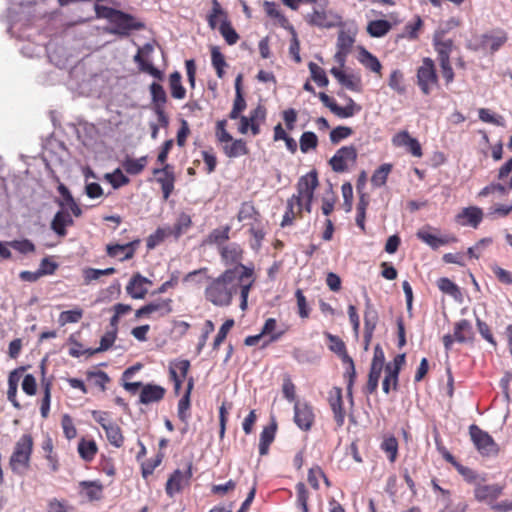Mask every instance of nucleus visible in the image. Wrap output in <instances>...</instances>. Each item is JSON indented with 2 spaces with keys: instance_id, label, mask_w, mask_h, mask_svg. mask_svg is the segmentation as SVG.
Listing matches in <instances>:
<instances>
[{
  "instance_id": "nucleus-18",
  "label": "nucleus",
  "mask_w": 512,
  "mask_h": 512,
  "mask_svg": "<svg viewBox=\"0 0 512 512\" xmlns=\"http://www.w3.org/2000/svg\"><path fill=\"white\" fill-rule=\"evenodd\" d=\"M152 282L140 274L134 275L129 281L126 291L134 299H143L148 292V285Z\"/></svg>"
},
{
  "instance_id": "nucleus-63",
  "label": "nucleus",
  "mask_w": 512,
  "mask_h": 512,
  "mask_svg": "<svg viewBox=\"0 0 512 512\" xmlns=\"http://www.w3.org/2000/svg\"><path fill=\"white\" fill-rule=\"evenodd\" d=\"M83 312L80 309L63 311L59 316L61 326L67 323H76L82 318Z\"/></svg>"
},
{
  "instance_id": "nucleus-14",
  "label": "nucleus",
  "mask_w": 512,
  "mask_h": 512,
  "mask_svg": "<svg viewBox=\"0 0 512 512\" xmlns=\"http://www.w3.org/2000/svg\"><path fill=\"white\" fill-rule=\"evenodd\" d=\"M330 72L337 79V81L348 90L354 92L362 91V82L359 75L353 73H345L336 67H333Z\"/></svg>"
},
{
  "instance_id": "nucleus-53",
  "label": "nucleus",
  "mask_w": 512,
  "mask_h": 512,
  "mask_svg": "<svg viewBox=\"0 0 512 512\" xmlns=\"http://www.w3.org/2000/svg\"><path fill=\"white\" fill-rule=\"evenodd\" d=\"M150 92L156 108L163 107L167 100L164 88L160 84L153 82L150 86Z\"/></svg>"
},
{
  "instance_id": "nucleus-29",
  "label": "nucleus",
  "mask_w": 512,
  "mask_h": 512,
  "mask_svg": "<svg viewBox=\"0 0 512 512\" xmlns=\"http://www.w3.org/2000/svg\"><path fill=\"white\" fill-rule=\"evenodd\" d=\"M359 62L374 73L380 74L382 65L380 61L368 50L361 48L358 56Z\"/></svg>"
},
{
  "instance_id": "nucleus-56",
  "label": "nucleus",
  "mask_w": 512,
  "mask_h": 512,
  "mask_svg": "<svg viewBox=\"0 0 512 512\" xmlns=\"http://www.w3.org/2000/svg\"><path fill=\"white\" fill-rule=\"evenodd\" d=\"M276 326H277L276 320L274 318H269L266 320V322L262 328V331H261L262 335L270 336L269 342H274V341L278 340L283 334V331L276 332Z\"/></svg>"
},
{
  "instance_id": "nucleus-43",
  "label": "nucleus",
  "mask_w": 512,
  "mask_h": 512,
  "mask_svg": "<svg viewBox=\"0 0 512 512\" xmlns=\"http://www.w3.org/2000/svg\"><path fill=\"white\" fill-rule=\"evenodd\" d=\"M388 85L392 90H394L400 95L406 92L403 73L398 69H395L391 72L388 80Z\"/></svg>"
},
{
  "instance_id": "nucleus-24",
  "label": "nucleus",
  "mask_w": 512,
  "mask_h": 512,
  "mask_svg": "<svg viewBox=\"0 0 512 512\" xmlns=\"http://www.w3.org/2000/svg\"><path fill=\"white\" fill-rule=\"evenodd\" d=\"M73 224V219L68 212L58 211L52 222L51 229L60 237L67 234L66 227Z\"/></svg>"
},
{
  "instance_id": "nucleus-8",
  "label": "nucleus",
  "mask_w": 512,
  "mask_h": 512,
  "mask_svg": "<svg viewBox=\"0 0 512 512\" xmlns=\"http://www.w3.org/2000/svg\"><path fill=\"white\" fill-rule=\"evenodd\" d=\"M192 477V467L188 465L185 471L175 470L166 483V493L173 497L189 484Z\"/></svg>"
},
{
  "instance_id": "nucleus-15",
  "label": "nucleus",
  "mask_w": 512,
  "mask_h": 512,
  "mask_svg": "<svg viewBox=\"0 0 512 512\" xmlns=\"http://www.w3.org/2000/svg\"><path fill=\"white\" fill-rule=\"evenodd\" d=\"M153 174L157 175V182L161 184L163 198L167 200L174 189V175L170 171V166L165 164L162 168H155Z\"/></svg>"
},
{
  "instance_id": "nucleus-21",
  "label": "nucleus",
  "mask_w": 512,
  "mask_h": 512,
  "mask_svg": "<svg viewBox=\"0 0 512 512\" xmlns=\"http://www.w3.org/2000/svg\"><path fill=\"white\" fill-rule=\"evenodd\" d=\"M329 404L334 414V419L338 426H342L345 420V411L343 409L342 393L340 388H333L329 395Z\"/></svg>"
},
{
  "instance_id": "nucleus-17",
  "label": "nucleus",
  "mask_w": 512,
  "mask_h": 512,
  "mask_svg": "<svg viewBox=\"0 0 512 512\" xmlns=\"http://www.w3.org/2000/svg\"><path fill=\"white\" fill-rule=\"evenodd\" d=\"M220 255L225 265L241 266L243 259V249L237 243H229L220 247Z\"/></svg>"
},
{
  "instance_id": "nucleus-16",
  "label": "nucleus",
  "mask_w": 512,
  "mask_h": 512,
  "mask_svg": "<svg viewBox=\"0 0 512 512\" xmlns=\"http://www.w3.org/2000/svg\"><path fill=\"white\" fill-rule=\"evenodd\" d=\"M328 339L330 341V349L333 352L341 355L342 360L348 364L347 373L350 376V383L348 385V388H350V386L352 384V378H354L355 374H356L354 362H353L352 358L346 354L345 344L341 339H339L337 336H334L331 334H328Z\"/></svg>"
},
{
  "instance_id": "nucleus-42",
  "label": "nucleus",
  "mask_w": 512,
  "mask_h": 512,
  "mask_svg": "<svg viewBox=\"0 0 512 512\" xmlns=\"http://www.w3.org/2000/svg\"><path fill=\"white\" fill-rule=\"evenodd\" d=\"M147 164V157L142 156L138 159L127 158L123 162L124 170L131 175L139 174Z\"/></svg>"
},
{
  "instance_id": "nucleus-61",
  "label": "nucleus",
  "mask_w": 512,
  "mask_h": 512,
  "mask_svg": "<svg viewBox=\"0 0 512 512\" xmlns=\"http://www.w3.org/2000/svg\"><path fill=\"white\" fill-rule=\"evenodd\" d=\"M105 178L115 189L126 185L129 182L128 177H126L119 168L116 169L113 173H107Z\"/></svg>"
},
{
  "instance_id": "nucleus-25",
  "label": "nucleus",
  "mask_w": 512,
  "mask_h": 512,
  "mask_svg": "<svg viewBox=\"0 0 512 512\" xmlns=\"http://www.w3.org/2000/svg\"><path fill=\"white\" fill-rule=\"evenodd\" d=\"M80 493L88 500H98L102 495V485L97 481H82L79 484Z\"/></svg>"
},
{
  "instance_id": "nucleus-10",
  "label": "nucleus",
  "mask_w": 512,
  "mask_h": 512,
  "mask_svg": "<svg viewBox=\"0 0 512 512\" xmlns=\"http://www.w3.org/2000/svg\"><path fill=\"white\" fill-rule=\"evenodd\" d=\"M170 299H160L138 309L135 313L136 318L144 316L157 315L159 317L165 316L172 311Z\"/></svg>"
},
{
  "instance_id": "nucleus-4",
  "label": "nucleus",
  "mask_w": 512,
  "mask_h": 512,
  "mask_svg": "<svg viewBox=\"0 0 512 512\" xmlns=\"http://www.w3.org/2000/svg\"><path fill=\"white\" fill-rule=\"evenodd\" d=\"M32 450L33 439L31 435H22L15 443L9 459V466L13 473L22 476L28 471Z\"/></svg>"
},
{
  "instance_id": "nucleus-12",
  "label": "nucleus",
  "mask_w": 512,
  "mask_h": 512,
  "mask_svg": "<svg viewBox=\"0 0 512 512\" xmlns=\"http://www.w3.org/2000/svg\"><path fill=\"white\" fill-rule=\"evenodd\" d=\"M416 235L418 239H420L432 249H438L441 246L456 241V239L452 236H438L432 233V228L429 226L418 230Z\"/></svg>"
},
{
  "instance_id": "nucleus-26",
  "label": "nucleus",
  "mask_w": 512,
  "mask_h": 512,
  "mask_svg": "<svg viewBox=\"0 0 512 512\" xmlns=\"http://www.w3.org/2000/svg\"><path fill=\"white\" fill-rule=\"evenodd\" d=\"M306 21L314 26L321 28H329L334 25L329 19V14L323 9H314L312 13L306 16Z\"/></svg>"
},
{
  "instance_id": "nucleus-52",
  "label": "nucleus",
  "mask_w": 512,
  "mask_h": 512,
  "mask_svg": "<svg viewBox=\"0 0 512 512\" xmlns=\"http://www.w3.org/2000/svg\"><path fill=\"white\" fill-rule=\"evenodd\" d=\"M308 68L311 73L312 79L318 84V86L325 87L328 85L329 81L326 76V73L320 66H318L314 62H310L308 64Z\"/></svg>"
},
{
  "instance_id": "nucleus-62",
  "label": "nucleus",
  "mask_w": 512,
  "mask_h": 512,
  "mask_svg": "<svg viewBox=\"0 0 512 512\" xmlns=\"http://www.w3.org/2000/svg\"><path fill=\"white\" fill-rule=\"evenodd\" d=\"M48 512H76V509L65 500L52 499L48 504Z\"/></svg>"
},
{
  "instance_id": "nucleus-9",
  "label": "nucleus",
  "mask_w": 512,
  "mask_h": 512,
  "mask_svg": "<svg viewBox=\"0 0 512 512\" xmlns=\"http://www.w3.org/2000/svg\"><path fill=\"white\" fill-rule=\"evenodd\" d=\"M314 421L312 407L306 402L296 401L294 404V422L304 431L311 428Z\"/></svg>"
},
{
  "instance_id": "nucleus-32",
  "label": "nucleus",
  "mask_w": 512,
  "mask_h": 512,
  "mask_svg": "<svg viewBox=\"0 0 512 512\" xmlns=\"http://www.w3.org/2000/svg\"><path fill=\"white\" fill-rule=\"evenodd\" d=\"M435 49L438 52L439 61L450 60V53L452 50L453 42L451 39H442V36L436 34L434 37Z\"/></svg>"
},
{
  "instance_id": "nucleus-50",
  "label": "nucleus",
  "mask_w": 512,
  "mask_h": 512,
  "mask_svg": "<svg viewBox=\"0 0 512 512\" xmlns=\"http://www.w3.org/2000/svg\"><path fill=\"white\" fill-rule=\"evenodd\" d=\"M18 381H19V377L17 375V371L15 370L10 373L9 378H8L7 397H8V400L16 408L20 407L19 403L16 400Z\"/></svg>"
},
{
  "instance_id": "nucleus-58",
  "label": "nucleus",
  "mask_w": 512,
  "mask_h": 512,
  "mask_svg": "<svg viewBox=\"0 0 512 512\" xmlns=\"http://www.w3.org/2000/svg\"><path fill=\"white\" fill-rule=\"evenodd\" d=\"M114 273L115 269L112 267L106 269L88 268L84 271V279L87 283H89L91 281L98 280L101 276L112 275Z\"/></svg>"
},
{
  "instance_id": "nucleus-44",
  "label": "nucleus",
  "mask_w": 512,
  "mask_h": 512,
  "mask_svg": "<svg viewBox=\"0 0 512 512\" xmlns=\"http://www.w3.org/2000/svg\"><path fill=\"white\" fill-rule=\"evenodd\" d=\"M383 368V366L371 365L366 385V392L368 394H372L377 390Z\"/></svg>"
},
{
  "instance_id": "nucleus-47",
  "label": "nucleus",
  "mask_w": 512,
  "mask_h": 512,
  "mask_svg": "<svg viewBox=\"0 0 512 512\" xmlns=\"http://www.w3.org/2000/svg\"><path fill=\"white\" fill-rule=\"evenodd\" d=\"M381 449L387 454L390 462H394L398 453V442L393 436L385 437L381 443Z\"/></svg>"
},
{
  "instance_id": "nucleus-39",
  "label": "nucleus",
  "mask_w": 512,
  "mask_h": 512,
  "mask_svg": "<svg viewBox=\"0 0 512 512\" xmlns=\"http://www.w3.org/2000/svg\"><path fill=\"white\" fill-rule=\"evenodd\" d=\"M391 29V24L386 20H374L369 22L367 32L372 37H383Z\"/></svg>"
},
{
  "instance_id": "nucleus-49",
  "label": "nucleus",
  "mask_w": 512,
  "mask_h": 512,
  "mask_svg": "<svg viewBox=\"0 0 512 512\" xmlns=\"http://www.w3.org/2000/svg\"><path fill=\"white\" fill-rule=\"evenodd\" d=\"M479 119L485 123H490L496 126H505V119L501 115L491 113L489 109L480 108L478 110Z\"/></svg>"
},
{
  "instance_id": "nucleus-3",
  "label": "nucleus",
  "mask_w": 512,
  "mask_h": 512,
  "mask_svg": "<svg viewBox=\"0 0 512 512\" xmlns=\"http://www.w3.org/2000/svg\"><path fill=\"white\" fill-rule=\"evenodd\" d=\"M97 17L106 18L110 22L107 29L111 34L126 36L131 30H137L142 24L137 22L132 16L105 6L95 5Z\"/></svg>"
},
{
  "instance_id": "nucleus-64",
  "label": "nucleus",
  "mask_w": 512,
  "mask_h": 512,
  "mask_svg": "<svg viewBox=\"0 0 512 512\" xmlns=\"http://www.w3.org/2000/svg\"><path fill=\"white\" fill-rule=\"evenodd\" d=\"M296 493H297V504L301 508L302 512H308V490L306 489L304 483L299 482L296 485Z\"/></svg>"
},
{
  "instance_id": "nucleus-31",
  "label": "nucleus",
  "mask_w": 512,
  "mask_h": 512,
  "mask_svg": "<svg viewBox=\"0 0 512 512\" xmlns=\"http://www.w3.org/2000/svg\"><path fill=\"white\" fill-rule=\"evenodd\" d=\"M107 253L111 257H116L119 260L124 261L133 257L134 249L132 247V244L109 245L107 247Z\"/></svg>"
},
{
  "instance_id": "nucleus-35",
  "label": "nucleus",
  "mask_w": 512,
  "mask_h": 512,
  "mask_svg": "<svg viewBox=\"0 0 512 512\" xmlns=\"http://www.w3.org/2000/svg\"><path fill=\"white\" fill-rule=\"evenodd\" d=\"M104 431L106 433L107 440L111 445L117 448L123 445L124 437L120 427L116 423L113 422L112 424H107L104 426Z\"/></svg>"
},
{
  "instance_id": "nucleus-19",
  "label": "nucleus",
  "mask_w": 512,
  "mask_h": 512,
  "mask_svg": "<svg viewBox=\"0 0 512 512\" xmlns=\"http://www.w3.org/2000/svg\"><path fill=\"white\" fill-rule=\"evenodd\" d=\"M165 392L166 390L160 385L145 384L142 386L139 401L145 405L159 402L164 398Z\"/></svg>"
},
{
  "instance_id": "nucleus-5",
  "label": "nucleus",
  "mask_w": 512,
  "mask_h": 512,
  "mask_svg": "<svg viewBox=\"0 0 512 512\" xmlns=\"http://www.w3.org/2000/svg\"><path fill=\"white\" fill-rule=\"evenodd\" d=\"M417 84L425 95L430 94L438 84V76L432 59L424 58L417 69Z\"/></svg>"
},
{
  "instance_id": "nucleus-23",
  "label": "nucleus",
  "mask_w": 512,
  "mask_h": 512,
  "mask_svg": "<svg viewBox=\"0 0 512 512\" xmlns=\"http://www.w3.org/2000/svg\"><path fill=\"white\" fill-rule=\"evenodd\" d=\"M483 218V212L478 207H468L457 215V222L463 226L470 225L476 228Z\"/></svg>"
},
{
  "instance_id": "nucleus-28",
  "label": "nucleus",
  "mask_w": 512,
  "mask_h": 512,
  "mask_svg": "<svg viewBox=\"0 0 512 512\" xmlns=\"http://www.w3.org/2000/svg\"><path fill=\"white\" fill-rule=\"evenodd\" d=\"M276 432V424L272 423L269 426L264 427L260 434L259 440V453L260 455H266L269 450L270 444L274 441Z\"/></svg>"
},
{
  "instance_id": "nucleus-54",
  "label": "nucleus",
  "mask_w": 512,
  "mask_h": 512,
  "mask_svg": "<svg viewBox=\"0 0 512 512\" xmlns=\"http://www.w3.org/2000/svg\"><path fill=\"white\" fill-rule=\"evenodd\" d=\"M300 150L303 153L315 149L318 144V138L314 132H304L300 137Z\"/></svg>"
},
{
  "instance_id": "nucleus-13",
  "label": "nucleus",
  "mask_w": 512,
  "mask_h": 512,
  "mask_svg": "<svg viewBox=\"0 0 512 512\" xmlns=\"http://www.w3.org/2000/svg\"><path fill=\"white\" fill-rule=\"evenodd\" d=\"M503 487L498 484L481 485L474 488V497L479 502H486L490 506L501 495Z\"/></svg>"
},
{
  "instance_id": "nucleus-34",
  "label": "nucleus",
  "mask_w": 512,
  "mask_h": 512,
  "mask_svg": "<svg viewBox=\"0 0 512 512\" xmlns=\"http://www.w3.org/2000/svg\"><path fill=\"white\" fill-rule=\"evenodd\" d=\"M472 326L469 321L463 319L454 326L453 336L457 342L464 343L471 338Z\"/></svg>"
},
{
  "instance_id": "nucleus-40",
  "label": "nucleus",
  "mask_w": 512,
  "mask_h": 512,
  "mask_svg": "<svg viewBox=\"0 0 512 512\" xmlns=\"http://www.w3.org/2000/svg\"><path fill=\"white\" fill-rule=\"evenodd\" d=\"M437 286L443 293L453 297L455 300H459L461 298L460 289L450 279L446 277L439 278Z\"/></svg>"
},
{
  "instance_id": "nucleus-38",
  "label": "nucleus",
  "mask_w": 512,
  "mask_h": 512,
  "mask_svg": "<svg viewBox=\"0 0 512 512\" xmlns=\"http://www.w3.org/2000/svg\"><path fill=\"white\" fill-rule=\"evenodd\" d=\"M220 34L223 36L227 44L234 45L239 39V35L232 27L228 17L223 18V23L218 27Z\"/></svg>"
},
{
  "instance_id": "nucleus-41",
  "label": "nucleus",
  "mask_w": 512,
  "mask_h": 512,
  "mask_svg": "<svg viewBox=\"0 0 512 512\" xmlns=\"http://www.w3.org/2000/svg\"><path fill=\"white\" fill-rule=\"evenodd\" d=\"M171 95L175 99H183L186 95V90L181 84V74L178 71L173 72L169 78Z\"/></svg>"
},
{
  "instance_id": "nucleus-46",
  "label": "nucleus",
  "mask_w": 512,
  "mask_h": 512,
  "mask_svg": "<svg viewBox=\"0 0 512 512\" xmlns=\"http://www.w3.org/2000/svg\"><path fill=\"white\" fill-rule=\"evenodd\" d=\"M211 62L216 70V74L219 78L224 76V68L226 67V61L219 48L214 46L211 49Z\"/></svg>"
},
{
  "instance_id": "nucleus-45",
  "label": "nucleus",
  "mask_w": 512,
  "mask_h": 512,
  "mask_svg": "<svg viewBox=\"0 0 512 512\" xmlns=\"http://www.w3.org/2000/svg\"><path fill=\"white\" fill-rule=\"evenodd\" d=\"M78 452L85 461H91L97 452L96 443L82 439L78 444Z\"/></svg>"
},
{
  "instance_id": "nucleus-30",
  "label": "nucleus",
  "mask_w": 512,
  "mask_h": 512,
  "mask_svg": "<svg viewBox=\"0 0 512 512\" xmlns=\"http://www.w3.org/2000/svg\"><path fill=\"white\" fill-rule=\"evenodd\" d=\"M361 106L356 104L352 98L347 99V105L342 107L337 103L331 107V112L339 118H349L360 112Z\"/></svg>"
},
{
  "instance_id": "nucleus-20",
  "label": "nucleus",
  "mask_w": 512,
  "mask_h": 512,
  "mask_svg": "<svg viewBox=\"0 0 512 512\" xmlns=\"http://www.w3.org/2000/svg\"><path fill=\"white\" fill-rule=\"evenodd\" d=\"M507 41V35L502 30H495L481 36V46L496 52Z\"/></svg>"
},
{
  "instance_id": "nucleus-11",
  "label": "nucleus",
  "mask_w": 512,
  "mask_h": 512,
  "mask_svg": "<svg viewBox=\"0 0 512 512\" xmlns=\"http://www.w3.org/2000/svg\"><path fill=\"white\" fill-rule=\"evenodd\" d=\"M378 322V313L373 307L371 300L366 296V307L364 312V340L365 349H368V345L372 339L374 330Z\"/></svg>"
},
{
  "instance_id": "nucleus-57",
  "label": "nucleus",
  "mask_w": 512,
  "mask_h": 512,
  "mask_svg": "<svg viewBox=\"0 0 512 512\" xmlns=\"http://www.w3.org/2000/svg\"><path fill=\"white\" fill-rule=\"evenodd\" d=\"M229 233H230V226H225L222 228L214 229L208 237V240L210 243L213 244H222L223 242L227 241L229 239Z\"/></svg>"
},
{
  "instance_id": "nucleus-6",
  "label": "nucleus",
  "mask_w": 512,
  "mask_h": 512,
  "mask_svg": "<svg viewBox=\"0 0 512 512\" xmlns=\"http://www.w3.org/2000/svg\"><path fill=\"white\" fill-rule=\"evenodd\" d=\"M470 435L473 443L482 455L490 456L497 453V445L492 437L476 425L470 426Z\"/></svg>"
},
{
  "instance_id": "nucleus-51",
  "label": "nucleus",
  "mask_w": 512,
  "mask_h": 512,
  "mask_svg": "<svg viewBox=\"0 0 512 512\" xmlns=\"http://www.w3.org/2000/svg\"><path fill=\"white\" fill-rule=\"evenodd\" d=\"M391 169H392V166L390 164L381 165L372 175L371 183L376 187L383 186L387 181V177H388Z\"/></svg>"
},
{
  "instance_id": "nucleus-48",
  "label": "nucleus",
  "mask_w": 512,
  "mask_h": 512,
  "mask_svg": "<svg viewBox=\"0 0 512 512\" xmlns=\"http://www.w3.org/2000/svg\"><path fill=\"white\" fill-rule=\"evenodd\" d=\"M116 334L115 329L107 331L101 338L100 346L94 350H86V352L89 353V355H93L108 350L115 342Z\"/></svg>"
},
{
  "instance_id": "nucleus-22",
  "label": "nucleus",
  "mask_w": 512,
  "mask_h": 512,
  "mask_svg": "<svg viewBox=\"0 0 512 512\" xmlns=\"http://www.w3.org/2000/svg\"><path fill=\"white\" fill-rule=\"evenodd\" d=\"M354 41L355 39L350 33L345 31L339 33L337 38L338 51L335 54V58L341 65H344L345 57L350 52Z\"/></svg>"
},
{
  "instance_id": "nucleus-1",
  "label": "nucleus",
  "mask_w": 512,
  "mask_h": 512,
  "mask_svg": "<svg viewBox=\"0 0 512 512\" xmlns=\"http://www.w3.org/2000/svg\"><path fill=\"white\" fill-rule=\"evenodd\" d=\"M253 274V267L241 265L225 270L218 277H207L205 299L217 307H226L232 303L234 295L240 291V308L245 310L249 292L255 281Z\"/></svg>"
},
{
  "instance_id": "nucleus-33",
  "label": "nucleus",
  "mask_w": 512,
  "mask_h": 512,
  "mask_svg": "<svg viewBox=\"0 0 512 512\" xmlns=\"http://www.w3.org/2000/svg\"><path fill=\"white\" fill-rule=\"evenodd\" d=\"M240 82L241 75H239L236 78L235 82L236 97L234 100L233 108L229 115L231 119H237L239 117V114L246 108V101L241 92Z\"/></svg>"
},
{
  "instance_id": "nucleus-2",
  "label": "nucleus",
  "mask_w": 512,
  "mask_h": 512,
  "mask_svg": "<svg viewBox=\"0 0 512 512\" xmlns=\"http://www.w3.org/2000/svg\"><path fill=\"white\" fill-rule=\"evenodd\" d=\"M318 185L316 172H310L301 177L298 182V194L294 195L288 201V211L283 216L281 226L285 227L290 225L294 219V205L299 207V210L305 208L307 212L311 211V204L314 197V191Z\"/></svg>"
},
{
  "instance_id": "nucleus-60",
  "label": "nucleus",
  "mask_w": 512,
  "mask_h": 512,
  "mask_svg": "<svg viewBox=\"0 0 512 512\" xmlns=\"http://www.w3.org/2000/svg\"><path fill=\"white\" fill-rule=\"evenodd\" d=\"M7 245L22 254H28L35 251V245L28 239L14 240L8 242Z\"/></svg>"
},
{
  "instance_id": "nucleus-7",
  "label": "nucleus",
  "mask_w": 512,
  "mask_h": 512,
  "mask_svg": "<svg viewBox=\"0 0 512 512\" xmlns=\"http://www.w3.org/2000/svg\"><path fill=\"white\" fill-rule=\"evenodd\" d=\"M357 151L354 146L341 147L330 159L329 163L335 172H344L349 165L356 162Z\"/></svg>"
},
{
  "instance_id": "nucleus-59",
  "label": "nucleus",
  "mask_w": 512,
  "mask_h": 512,
  "mask_svg": "<svg viewBox=\"0 0 512 512\" xmlns=\"http://www.w3.org/2000/svg\"><path fill=\"white\" fill-rule=\"evenodd\" d=\"M385 377L382 383L383 392L388 394L391 389L396 390L398 387V374L395 372L389 371L388 369H384Z\"/></svg>"
},
{
  "instance_id": "nucleus-27",
  "label": "nucleus",
  "mask_w": 512,
  "mask_h": 512,
  "mask_svg": "<svg viewBox=\"0 0 512 512\" xmlns=\"http://www.w3.org/2000/svg\"><path fill=\"white\" fill-rule=\"evenodd\" d=\"M222 148L225 155L229 158H236L247 154L246 143L242 139L234 140L232 138L231 142L225 143Z\"/></svg>"
},
{
  "instance_id": "nucleus-37",
  "label": "nucleus",
  "mask_w": 512,
  "mask_h": 512,
  "mask_svg": "<svg viewBox=\"0 0 512 512\" xmlns=\"http://www.w3.org/2000/svg\"><path fill=\"white\" fill-rule=\"evenodd\" d=\"M228 17L217 0L212 1V10L208 15V24L211 29H216L218 23H223V18Z\"/></svg>"
},
{
  "instance_id": "nucleus-36",
  "label": "nucleus",
  "mask_w": 512,
  "mask_h": 512,
  "mask_svg": "<svg viewBox=\"0 0 512 512\" xmlns=\"http://www.w3.org/2000/svg\"><path fill=\"white\" fill-rule=\"evenodd\" d=\"M193 389V380L190 379L187 384V389L184 396L179 400L178 403V417L182 421H186L189 417L188 410L190 407V394Z\"/></svg>"
},
{
  "instance_id": "nucleus-55",
  "label": "nucleus",
  "mask_w": 512,
  "mask_h": 512,
  "mask_svg": "<svg viewBox=\"0 0 512 512\" xmlns=\"http://www.w3.org/2000/svg\"><path fill=\"white\" fill-rule=\"evenodd\" d=\"M257 212L254 206L245 202L241 205L240 210L237 215V219L239 222L250 223L251 220H256Z\"/></svg>"
}]
</instances>
